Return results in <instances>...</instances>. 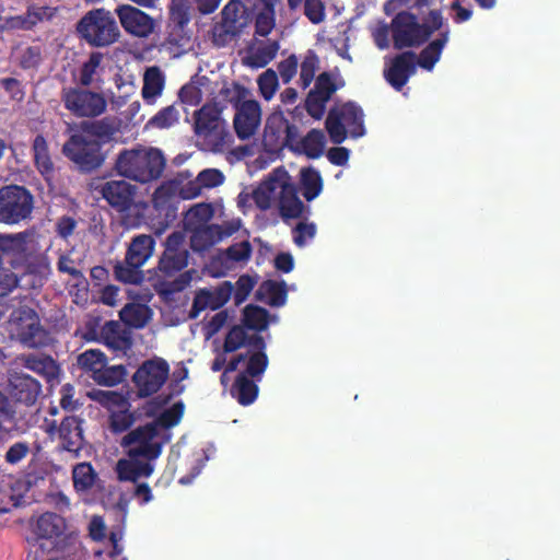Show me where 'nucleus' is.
Returning <instances> with one entry per match:
<instances>
[{
  "label": "nucleus",
  "instance_id": "46",
  "mask_svg": "<svg viewBox=\"0 0 560 560\" xmlns=\"http://www.w3.org/2000/svg\"><path fill=\"white\" fill-rule=\"evenodd\" d=\"M168 10V26H172L174 30L183 31L190 21L189 4L187 0H171Z\"/></svg>",
  "mask_w": 560,
  "mask_h": 560
},
{
  "label": "nucleus",
  "instance_id": "33",
  "mask_svg": "<svg viewBox=\"0 0 560 560\" xmlns=\"http://www.w3.org/2000/svg\"><path fill=\"white\" fill-rule=\"evenodd\" d=\"M130 402L125 399L119 406L109 411L108 429L113 434L129 432L137 421V415L130 410Z\"/></svg>",
  "mask_w": 560,
  "mask_h": 560
},
{
  "label": "nucleus",
  "instance_id": "38",
  "mask_svg": "<svg viewBox=\"0 0 560 560\" xmlns=\"http://www.w3.org/2000/svg\"><path fill=\"white\" fill-rule=\"evenodd\" d=\"M278 50V42H260L249 51L246 63L252 68H264L276 58Z\"/></svg>",
  "mask_w": 560,
  "mask_h": 560
},
{
  "label": "nucleus",
  "instance_id": "49",
  "mask_svg": "<svg viewBox=\"0 0 560 560\" xmlns=\"http://www.w3.org/2000/svg\"><path fill=\"white\" fill-rule=\"evenodd\" d=\"M179 120V112L175 105H170L159 110L150 120L149 126L165 129L174 126Z\"/></svg>",
  "mask_w": 560,
  "mask_h": 560
},
{
  "label": "nucleus",
  "instance_id": "51",
  "mask_svg": "<svg viewBox=\"0 0 560 560\" xmlns=\"http://www.w3.org/2000/svg\"><path fill=\"white\" fill-rule=\"evenodd\" d=\"M90 398L101 404L103 407L108 409V412L124 402L127 399L122 394L118 392L94 389L89 394Z\"/></svg>",
  "mask_w": 560,
  "mask_h": 560
},
{
  "label": "nucleus",
  "instance_id": "3",
  "mask_svg": "<svg viewBox=\"0 0 560 560\" xmlns=\"http://www.w3.org/2000/svg\"><path fill=\"white\" fill-rule=\"evenodd\" d=\"M33 232L25 230L18 233H0V253L9 258L12 269H22L25 275L44 276L49 272L50 264L45 254L28 246Z\"/></svg>",
  "mask_w": 560,
  "mask_h": 560
},
{
  "label": "nucleus",
  "instance_id": "56",
  "mask_svg": "<svg viewBox=\"0 0 560 560\" xmlns=\"http://www.w3.org/2000/svg\"><path fill=\"white\" fill-rule=\"evenodd\" d=\"M275 27V8H265L257 14L255 22V33L259 36H267Z\"/></svg>",
  "mask_w": 560,
  "mask_h": 560
},
{
  "label": "nucleus",
  "instance_id": "31",
  "mask_svg": "<svg viewBox=\"0 0 560 560\" xmlns=\"http://www.w3.org/2000/svg\"><path fill=\"white\" fill-rule=\"evenodd\" d=\"M450 39V28L446 26L442 30L439 36L431 40L417 57V65L421 68L431 71L435 63L440 60L442 51Z\"/></svg>",
  "mask_w": 560,
  "mask_h": 560
},
{
  "label": "nucleus",
  "instance_id": "59",
  "mask_svg": "<svg viewBox=\"0 0 560 560\" xmlns=\"http://www.w3.org/2000/svg\"><path fill=\"white\" fill-rule=\"evenodd\" d=\"M42 62V49L39 46L26 47L19 58V66L23 70L37 68Z\"/></svg>",
  "mask_w": 560,
  "mask_h": 560
},
{
  "label": "nucleus",
  "instance_id": "47",
  "mask_svg": "<svg viewBox=\"0 0 560 560\" xmlns=\"http://www.w3.org/2000/svg\"><path fill=\"white\" fill-rule=\"evenodd\" d=\"M243 323L246 328L262 330L268 325V312L264 307L249 304L243 311Z\"/></svg>",
  "mask_w": 560,
  "mask_h": 560
},
{
  "label": "nucleus",
  "instance_id": "21",
  "mask_svg": "<svg viewBox=\"0 0 560 560\" xmlns=\"http://www.w3.org/2000/svg\"><path fill=\"white\" fill-rule=\"evenodd\" d=\"M261 119L259 103L255 100L243 102L236 108L233 125L238 139L247 140L257 131Z\"/></svg>",
  "mask_w": 560,
  "mask_h": 560
},
{
  "label": "nucleus",
  "instance_id": "28",
  "mask_svg": "<svg viewBox=\"0 0 560 560\" xmlns=\"http://www.w3.org/2000/svg\"><path fill=\"white\" fill-rule=\"evenodd\" d=\"M243 346L254 348V352H265L266 348L265 340L260 335L248 336L244 326H233L225 336L223 350L225 353H231Z\"/></svg>",
  "mask_w": 560,
  "mask_h": 560
},
{
  "label": "nucleus",
  "instance_id": "8",
  "mask_svg": "<svg viewBox=\"0 0 560 560\" xmlns=\"http://www.w3.org/2000/svg\"><path fill=\"white\" fill-rule=\"evenodd\" d=\"M363 110L353 102L345 103L341 107H334L328 112L325 127L330 141L340 144L347 139V128L353 138L364 135Z\"/></svg>",
  "mask_w": 560,
  "mask_h": 560
},
{
  "label": "nucleus",
  "instance_id": "50",
  "mask_svg": "<svg viewBox=\"0 0 560 560\" xmlns=\"http://www.w3.org/2000/svg\"><path fill=\"white\" fill-rule=\"evenodd\" d=\"M103 60V54L100 51L91 52L89 59L80 69L79 82L82 86H90L93 83L97 68Z\"/></svg>",
  "mask_w": 560,
  "mask_h": 560
},
{
  "label": "nucleus",
  "instance_id": "9",
  "mask_svg": "<svg viewBox=\"0 0 560 560\" xmlns=\"http://www.w3.org/2000/svg\"><path fill=\"white\" fill-rule=\"evenodd\" d=\"M268 363L269 360L266 352H253L248 357L245 371L236 376L230 389L231 396L240 405L249 406L256 400L259 393L256 382L261 380Z\"/></svg>",
  "mask_w": 560,
  "mask_h": 560
},
{
  "label": "nucleus",
  "instance_id": "12",
  "mask_svg": "<svg viewBox=\"0 0 560 560\" xmlns=\"http://www.w3.org/2000/svg\"><path fill=\"white\" fill-rule=\"evenodd\" d=\"M34 197L28 189L19 185L0 188V222L14 225L32 217Z\"/></svg>",
  "mask_w": 560,
  "mask_h": 560
},
{
  "label": "nucleus",
  "instance_id": "45",
  "mask_svg": "<svg viewBox=\"0 0 560 560\" xmlns=\"http://www.w3.org/2000/svg\"><path fill=\"white\" fill-rule=\"evenodd\" d=\"M127 377V369L122 364L108 366L105 363L97 376H94V382L102 386L113 387L122 383Z\"/></svg>",
  "mask_w": 560,
  "mask_h": 560
},
{
  "label": "nucleus",
  "instance_id": "44",
  "mask_svg": "<svg viewBox=\"0 0 560 560\" xmlns=\"http://www.w3.org/2000/svg\"><path fill=\"white\" fill-rule=\"evenodd\" d=\"M184 404L175 402L171 408L165 409L158 418L151 421L154 428L162 433H170L168 430L179 423L184 415Z\"/></svg>",
  "mask_w": 560,
  "mask_h": 560
},
{
  "label": "nucleus",
  "instance_id": "23",
  "mask_svg": "<svg viewBox=\"0 0 560 560\" xmlns=\"http://www.w3.org/2000/svg\"><path fill=\"white\" fill-rule=\"evenodd\" d=\"M116 13L127 33L138 37H147L153 32V19L140 9L124 4L116 9Z\"/></svg>",
  "mask_w": 560,
  "mask_h": 560
},
{
  "label": "nucleus",
  "instance_id": "41",
  "mask_svg": "<svg viewBox=\"0 0 560 560\" xmlns=\"http://www.w3.org/2000/svg\"><path fill=\"white\" fill-rule=\"evenodd\" d=\"M280 182L270 177L253 191L254 202L260 210H267L271 207L272 200L278 196Z\"/></svg>",
  "mask_w": 560,
  "mask_h": 560
},
{
  "label": "nucleus",
  "instance_id": "18",
  "mask_svg": "<svg viewBox=\"0 0 560 560\" xmlns=\"http://www.w3.org/2000/svg\"><path fill=\"white\" fill-rule=\"evenodd\" d=\"M8 394L15 404L33 406L42 394V384L28 374L14 372L9 377Z\"/></svg>",
  "mask_w": 560,
  "mask_h": 560
},
{
  "label": "nucleus",
  "instance_id": "55",
  "mask_svg": "<svg viewBox=\"0 0 560 560\" xmlns=\"http://www.w3.org/2000/svg\"><path fill=\"white\" fill-rule=\"evenodd\" d=\"M253 247L248 241L234 243L225 249V257L233 262H246L252 256Z\"/></svg>",
  "mask_w": 560,
  "mask_h": 560
},
{
  "label": "nucleus",
  "instance_id": "53",
  "mask_svg": "<svg viewBox=\"0 0 560 560\" xmlns=\"http://www.w3.org/2000/svg\"><path fill=\"white\" fill-rule=\"evenodd\" d=\"M259 92L261 96L269 101L273 97L277 89H278V75L277 72L272 69H267L262 72L257 80Z\"/></svg>",
  "mask_w": 560,
  "mask_h": 560
},
{
  "label": "nucleus",
  "instance_id": "58",
  "mask_svg": "<svg viewBox=\"0 0 560 560\" xmlns=\"http://www.w3.org/2000/svg\"><path fill=\"white\" fill-rule=\"evenodd\" d=\"M255 284H256V280L248 275H242L237 279V281L235 283V289L233 288V291H234L233 298H234L235 305L238 306L243 302L246 301L249 293L254 289Z\"/></svg>",
  "mask_w": 560,
  "mask_h": 560
},
{
  "label": "nucleus",
  "instance_id": "34",
  "mask_svg": "<svg viewBox=\"0 0 560 560\" xmlns=\"http://www.w3.org/2000/svg\"><path fill=\"white\" fill-rule=\"evenodd\" d=\"M165 85V78L159 67L148 68L143 75V85L141 95L149 105L155 103L156 98L162 94Z\"/></svg>",
  "mask_w": 560,
  "mask_h": 560
},
{
  "label": "nucleus",
  "instance_id": "13",
  "mask_svg": "<svg viewBox=\"0 0 560 560\" xmlns=\"http://www.w3.org/2000/svg\"><path fill=\"white\" fill-rule=\"evenodd\" d=\"M86 86L63 88L60 93L65 108L78 118L101 116L107 107L103 94L85 89Z\"/></svg>",
  "mask_w": 560,
  "mask_h": 560
},
{
  "label": "nucleus",
  "instance_id": "14",
  "mask_svg": "<svg viewBox=\"0 0 560 560\" xmlns=\"http://www.w3.org/2000/svg\"><path fill=\"white\" fill-rule=\"evenodd\" d=\"M170 374V365L162 358L145 360L135 372L132 382L141 398L149 397L160 390Z\"/></svg>",
  "mask_w": 560,
  "mask_h": 560
},
{
  "label": "nucleus",
  "instance_id": "32",
  "mask_svg": "<svg viewBox=\"0 0 560 560\" xmlns=\"http://www.w3.org/2000/svg\"><path fill=\"white\" fill-rule=\"evenodd\" d=\"M34 164L36 170L49 182L55 176V166L51 160L47 140L43 135H37L32 144Z\"/></svg>",
  "mask_w": 560,
  "mask_h": 560
},
{
  "label": "nucleus",
  "instance_id": "7",
  "mask_svg": "<svg viewBox=\"0 0 560 560\" xmlns=\"http://www.w3.org/2000/svg\"><path fill=\"white\" fill-rule=\"evenodd\" d=\"M79 35L93 47H107L118 40L120 32L110 12L89 11L77 24Z\"/></svg>",
  "mask_w": 560,
  "mask_h": 560
},
{
  "label": "nucleus",
  "instance_id": "39",
  "mask_svg": "<svg viewBox=\"0 0 560 560\" xmlns=\"http://www.w3.org/2000/svg\"><path fill=\"white\" fill-rule=\"evenodd\" d=\"M107 363V357L98 349H89L80 353L77 358L78 366L90 375L94 381V376H97L100 371L105 368Z\"/></svg>",
  "mask_w": 560,
  "mask_h": 560
},
{
  "label": "nucleus",
  "instance_id": "54",
  "mask_svg": "<svg viewBox=\"0 0 560 560\" xmlns=\"http://www.w3.org/2000/svg\"><path fill=\"white\" fill-rule=\"evenodd\" d=\"M247 94L248 90L237 82H233L230 85H224L220 91V95L223 97V100L231 103L235 109L246 101L245 98Z\"/></svg>",
  "mask_w": 560,
  "mask_h": 560
},
{
  "label": "nucleus",
  "instance_id": "24",
  "mask_svg": "<svg viewBox=\"0 0 560 560\" xmlns=\"http://www.w3.org/2000/svg\"><path fill=\"white\" fill-rule=\"evenodd\" d=\"M154 471L152 460L141 457L127 456L116 463L115 472L120 482L137 483L142 478H149Z\"/></svg>",
  "mask_w": 560,
  "mask_h": 560
},
{
  "label": "nucleus",
  "instance_id": "25",
  "mask_svg": "<svg viewBox=\"0 0 560 560\" xmlns=\"http://www.w3.org/2000/svg\"><path fill=\"white\" fill-rule=\"evenodd\" d=\"M101 340L108 349L122 353L133 343L131 330L118 320H108L101 327Z\"/></svg>",
  "mask_w": 560,
  "mask_h": 560
},
{
  "label": "nucleus",
  "instance_id": "42",
  "mask_svg": "<svg viewBox=\"0 0 560 560\" xmlns=\"http://www.w3.org/2000/svg\"><path fill=\"white\" fill-rule=\"evenodd\" d=\"M302 195L307 201L315 199L323 189V179L319 172L313 167L301 171Z\"/></svg>",
  "mask_w": 560,
  "mask_h": 560
},
{
  "label": "nucleus",
  "instance_id": "35",
  "mask_svg": "<svg viewBox=\"0 0 560 560\" xmlns=\"http://www.w3.org/2000/svg\"><path fill=\"white\" fill-rule=\"evenodd\" d=\"M151 316V308L140 303H129L119 312L121 323L128 328H143L150 322Z\"/></svg>",
  "mask_w": 560,
  "mask_h": 560
},
{
  "label": "nucleus",
  "instance_id": "36",
  "mask_svg": "<svg viewBox=\"0 0 560 560\" xmlns=\"http://www.w3.org/2000/svg\"><path fill=\"white\" fill-rule=\"evenodd\" d=\"M82 133L92 139L104 142L109 141L117 131L115 119L105 117L100 120L83 121L81 124Z\"/></svg>",
  "mask_w": 560,
  "mask_h": 560
},
{
  "label": "nucleus",
  "instance_id": "30",
  "mask_svg": "<svg viewBox=\"0 0 560 560\" xmlns=\"http://www.w3.org/2000/svg\"><path fill=\"white\" fill-rule=\"evenodd\" d=\"M255 299L266 302L272 307L283 306L288 299L287 283L284 281L265 280L256 290Z\"/></svg>",
  "mask_w": 560,
  "mask_h": 560
},
{
  "label": "nucleus",
  "instance_id": "22",
  "mask_svg": "<svg viewBox=\"0 0 560 560\" xmlns=\"http://www.w3.org/2000/svg\"><path fill=\"white\" fill-rule=\"evenodd\" d=\"M55 430L58 431L61 447L78 455L84 445L82 420L75 416L65 417L59 427L52 421L48 432L52 433Z\"/></svg>",
  "mask_w": 560,
  "mask_h": 560
},
{
  "label": "nucleus",
  "instance_id": "43",
  "mask_svg": "<svg viewBox=\"0 0 560 560\" xmlns=\"http://www.w3.org/2000/svg\"><path fill=\"white\" fill-rule=\"evenodd\" d=\"M73 486L77 491L85 492L93 488L97 474L91 463H80L72 470Z\"/></svg>",
  "mask_w": 560,
  "mask_h": 560
},
{
  "label": "nucleus",
  "instance_id": "40",
  "mask_svg": "<svg viewBox=\"0 0 560 560\" xmlns=\"http://www.w3.org/2000/svg\"><path fill=\"white\" fill-rule=\"evenodd\" d=\"M287 122L288 119L281 112L269 115L264 132V141L266 144L279 148Z\"/></svg>",
  "mask_w": 560,
  "mask_h": 560
},
{
  "label": "nucleus",
  "instance_id": "52",
  "mask_svg": "<svg viewBox=\"0 0 560 560\" xmlns=\"http://www.w3.org/2000/svg\"><path fill=\"white\" fill-rule=\"evenodd\" d=\"M209 295L210 308L218 310L229 302L233 293V285L230 281L223 282L214 291L203 290Z\"/></svg>",
  "mask_w": 560,
  "mask_h": 560
},
{
  "label": "nucleus",
  "instance_id": "6",
  "mask_svg": "<svg viewBox=\"0 0 560 560\" xmlns=\"http://www.w3.org/2000/svg\"><path fill=\"white\" fill-rule=\"evenodd\" d=\"M170 440L171 433H162L154 428V424L148 422L127 432L120 441V446L127 456L154 462Z\"/></svg>",
  "mask_w": 560,
  "mask_h": 560
},
{
  "label": "nucleus",
  "instance_id": "10",
  "mask_svg": "<svg viewBox=\"0 0 560 560\" xmlns=\"http://www.w3.org/2000/svg\"><path fill=\"white\" fill-rule=\"evenodd\" d=\"M61 151L81 172L85 173L97 170L105 161L101 141L86 137L82 132L72 133L63 143Z\"/></svg>",
  "mask_w": 560,
  "mask_h": 560
},
{
  "label": "nucleus",
  "instance_id": "19",
  "mask_svg": "<svg viewBox=\"0 0 560 560\" xmlns=\"http://www.w3.org/2000/svg\"><path fill=\"white\" fill-rule=\"evenodd\" d=\"M96 190L107 203L119 212L130 209L136 195V186L125 179H112L101 184Z\"/></svg>",
  "mask_w": 560,
  "mask_h": 560
},
{
  "label": "nucleus",
  "instance_id": "4",
  "mask_svg": "<svg viewBox=\"0 0 560 560\" xmlns=\"http://www.w3.org/2000/svg\"><path fill=\"white\" fill-rule=\"evenodd\" d=\"M165 164L161 150L140 147L122 150L117 156L115 168L125 178L147 184L162 176Z\"/></svg>",
  "mask_w": 560,
  "mask_h": 560
},
{
  "label": "nucleus",
  "instance_id": "64",
  "mask_svg": "<svg viewBox=\"0 0 560 560\" xmlns=\"http://www.w3.org/2000/svg\"><path fill=\"white\" fill-rule=\"evenodd\" d=\"M197 177L202 188H213L224 182L223 173L217 168H206Z\"/></svg>",
  "mask_w": 560,
  "mask_h": 560
},
{
  "label": "nucleus",
  "instance_id": "61",
  "mask_svg": "<svg viewBox=\"0 0 560 560\" xmlns=\"http://www.w3.org/2000/svg\"><path fill=\"white\" fill-rule=\"evenodd\" d=\"M304 14L313 24H319L325 19V4L322 0H305Z\"/></svg>",
  "mask_w": 560,
  "mask_h": 560
},
{
  "label": "nucleus",
  "instance_id": "60",
  "mask_svg": "<svg viewBox=\"0 0 560 560\" xmlns=\"http://www.w3.org/2000/svg\"><path fill=\"white\" fill-rule=\"evenodd\" d=\"M57 270L60 273H67L79 282H85L86 279L81 270L74 266V260L66 254H61L57 261Z\"/></svg>",
  "mask_w": 560,
  "mask_h": 560
},
{
  "label": "nucleus",
  "instance_id": "62",
  "mask_svg": "<svg viewBox=\"0 0 560 560\" xmlns=\"http://www.w3.org/2000/svg\"><path fill=\"white\" fill-rule=\"evenodd\" d=\"M21 360L26 369L37 373H44L50 365H52V359L50 357L24 354Z\"/></svg>",
  "mask_w": 560,
  "mask_h": 560
},
{
  "label": "nucleus",
  "instance_id": "2",
  "mask_svg": "<svg viewBox=\"0 0 560 560\" xmlns=\"http://www.w3.org/2000/svg\"><path fill=\"white\" fill-rule=\"evenodd\" d=\"M164 250L158 262V270L165 277H173L180 272L173 281L166 283L163 291L166 294H174L184 291L192 281L194 270L182 272L189 261V250L186 244L184 231L172 232L164 242Z\"/></svg>",
  "mask_w": 560,
  "mask_h": 560
},
{
  "label": "nucleus",
  "instance_id": "5",
  "mask_svg": "<svg viewBox=\"0 0 560 560\" xmlns=\"http://www.w3.org/2000/svg\"><path fill=\"white\" fill-rule=\"evenodd\" d=\"M155 240L151 235L139 234L132 237L127 247L125 259L114 266L115 278L127 284H140L143 281L141 267L153 255Z\"/></svg>",
  "mask_w": 560,
  "mask_h": 560
},
{
  "label": "nucleus",
  "instance_id": "1",
  "mask_svg": "<svg viewBox=\"0 0 560 560\" xmlns=\"http://www.w3.org/2000/svg\"><path fill=\"white\" fill-rule=\"evenodd\" d=\"M444 19L440 10H431L423 23L409 11L398 12L390 22V33L395 49L420 47L432 34L443 28Z\"/></svg>",
  "mask_w": 560,
  "mask_h": 560
},
{
  "label": "nucleus",
  "instance_id": "26",
  "mask_svg": "<svg viewBox=\"0 0 560 560\" xmlns=\"http://www.w3.org/2000/svg\"><path fill=\"white\" fill-rule=\"evenodd\" d=\"M278 207L283 220L298 219L303 215L305 206L298 196L295 186L285 180L280 182Z\"/></svg>",
  "mask_w": 560,
  "mask_h": 560
},
{
  "label": "nucleus",
  "instance_id": "17",
  "mask_svg": "<svg viewBox=\"0 0 560 560\" xmlns=\"http://www.w3.org/2000/svg\"><path fill=\"white\" fill-rule=\"evenodd\" d=\"M340 89L332 73L324 71L317 75L313 89L310 90L305 98V110L314 119L323 118L327 103L331 96Z\"/></svg>",
  "mask_w": 560,
  "mask_h": 560
},
{
  "label": "nucleus",
  "instance_id": "29",
  "mask_svg": "<svg viewBox=\"0 0 560 560\" xmlns=\"http://www.w3.org/2000/svg\"><path fill=\"white\" fill-rule=\"evenodd\" d=\"M229 233L218 224H201L190 236V247L198 253L205 252L222 241Z\"/></svg>",
  "mask_w": 560,
  "mask_h": 560
},
{
  "label": "nucleus",
  "instance_id": "11",
  "mask_svg": "<svg viewBox=\"0 0 560 560\" xmlns=\"http://www.w3.org/2000/svg\"><path fill=\"white\" fill-rule=\"evenodd\" d=\"M249 23L247 7L240 0H231L221 11V21L211 30L212 43L224 47L235 40Z\"/></svg>",
  "mask_w": 560,
  "mask_h": 560
},
{
  "label": "nucleus",
  "instance_id": "48",
  "mask_svg": "<svg viewBox=\"0 0 560 560\" xmlns=\"http://www.w3.org/2000/svg\"><path fill=\"white\" fill-rule=\"evenodd\" d=\"M319 68V59L314 50H308L301 63L300 81L302 89H306L313 82L315 72Z\"/></svg>",
  "mask_w": 560,
  "mask_h": 560
},
{
  "label": "nucleus",
  "instance_id": "57",
  "mask_svg": "<svg viewBox=\"0 0 560 560\" xmlns=\"http://www.w3.org/2000/svg\"><path fill=\"white\" fill-rule=\"evenodd\" d=\"M316 234V225L313 222H299L292 230L293 242L298 247H304L307 241Z\"/></svg>",
  "mask_w": 560,
  "mask_h": 560
},
{
  "label": "nucleus",
  "instance_id": "37",
  "mask_svg": "<svg viewBox=\"0 0 560 560\" xmlns=\"http://www.w3.org/2000/svg\"><path fill=\"white\" fill-rule=\"evenodd\" d=\"M325 142L324 132L319 129H312L296 142L294 151L305 154L308 159H318L324 152Z\"/></svg>",
  "mask_w": 560,
  "mask_h": 560
},
{
  "label": "nucleus",
  "instance_id": "15",
  "mask_svg": "<svg viewBox=\"0 0 560 560\" xmlns=\"http://www.w3.org/2000/svg\"><path fill=\"white\" fill-rule=\"evenodd\" d=\"M194 131L211 149L221 147L228 135L220 112L210 105H203L195 113Z\"/></svg>",
  "mask_w": 560,
  "mask_h": 560
},
{
  "label": "nucleus",
  "instance_id": "16",
  "mask_svg": "<svg viewBox=\"0 0 560 560\" xmlns=\"http://www.w3.org/2000/svg\"><path fill=\"white\" fill-rule=\"evenodd\" d=\"M15 314L16 336L23 346L36 349L49 343V334L33 308L21 306Z\"/></svg>",
  "mask_w": 560,
  "mask_h": 560
},
{
  "label": "nucleus",
  "instance_id": "20",
  "mask_svg": "<svg viewBox=\"0 0 560 560\" xmlns=\"http://www.w3.org/2000/svg\"><path fill=\"white\" fill-rule=\"evenodd\" d=\"M416 71L417 55L411 50H407L392 59L390 66L384 70V78L392 88L396 91H401Z\"/></svg>",
  "mask_w": 560,
  "mask_h": 560
},
{
  "label": "nucleus",
  "instance_id": "63",
  "mask_svg": "<svg viewBox=\"0 0 560 560\" xmlns=\"http://www.w3.org/2000/svg\"><path fill=\"white\" fill-rule=\"evenodd\" d=\"M299 61L295 55H290L278 65L279 75L284 84L291 82L298 72Z\"/></svg>",
  "mask_w": 560,
  "mask_h": 560
},
{
  "label": "nucleus",
  "instance_id": "27",
  "mask_svg": "<svg viewBox=\"0 0 560 560\" xmlns=\"http://www.w3.org/2000/svg\"><path fill=\"white\" fill-rule=\"evenodd\" d=\"M65 530V518L54 512L43 513L34 525L36 537L51 541L52 548H57V539L63 535Z\"/></svg>",
  "mask_w": 560,
  "mask_h": 560
}]
</instances>
